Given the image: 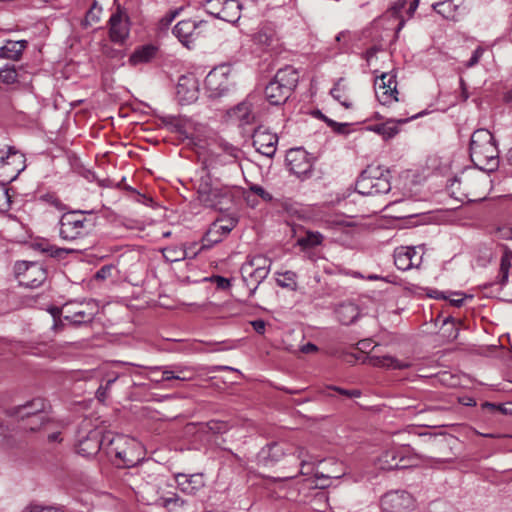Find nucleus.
I'll return each instance as SVG.
<instances>
[{"label":"nucleus","instance_id":"13","mask_svg":"<svg viewBox=\"0 0 512 512\" xmlns=\"http://www.w3.org/2000/svg\"><path fill=\"white\" fill-rule=\"evenodd\" d=\"M288 79L285 69L280 68L274 79L265 88V96L270 104L281 105L288 100Z\"/></svg>","mask_w":512,"mask_h":512},{"label":"nucleus","instance_id":"3","mask_svg":"<svg viewBox=\"0 0 512 512\" xmlns=\"http://www.w3.org/2000/svg\"><path fill=\"white\" fill-rule=\"evenodd\" d=\"M294 457L297 461L298 474L307 476L304 480L308 483L309 487L325 488L328 484L325 483L326 479L339 478L340 474H331L324 476L315 473V463L318 461L316 457L311 455L305 448L298 447L294 453Z\"/></svg>","mask_w":512,"mask_h":512},{"label":"nucleus","instance_id":"43","mask_svg":"<svg viewBox=\"0 0 512 512\" xmlns=\"http://www.w3.org/2000/svg\"><path fill=\"white\" fill-rule=\"evenodd\" d=\"M38 201L43 204L52 206L59 211H62L65 209V205L62 203V201L59 199V197L53 192H47V193L41 194L38 197Z\"/></svg>","mask_w":512,"mask_h":512},{"label":"nucleus","instance_id":"24","mask_svg":"<svg viewBox=\"0 0 512 512\" xmlns=\"http://www.w3.org/2000/svg\"><path fill=\"white\" fill-rule=\"evenodd\" d=\"M176 483L179 489L189 495L196 494L200 489L204 487L203 474H177Z\"/></svg>","mask_w":512,"mask_h":512},{"label":"nucleus","instance_id":"41","mask_svg":"<svg viewBox=\"0 0 512 512\" xmlns=\"http://www.w3.org/2000/svg\"><path fill=\"white\" fill-rule=\"evenodd\" d=\"M94 318L93 311L78 310L74 312L72 316H65L66 320H69L74 325H80L92 322Z\"/></svg>","mask_w":512,"mask_h":512},{"label":"nucleus","instance_id":"35","mask_svg":"<svg viewBox=\"0 0 512 512\" xmlns=\"http://www.w3.org/2000/svg\"><path fill=\"white\" fill-rule=\"evenodd\" d=\"M163 256L168 262L182 261L189 256L188 249L180 246H169L162 250Z\"/></svg>","mask_w":512,"mask_h":512},{"label":"nucleus","instance_id":"20","mask_svg":"<svg viewBox=\"0 0 512 512\" xmlns=\"http://www.w3.org/2000/svg\"><path fill=\"white\" fill-rule=\"evenodd\" d=\"M253 146L256 151L267 157H272L276 152L278 137L266 128L260 126L252 134Z\"/></svg>","mask_w":512,"mask_h":512},{"label":"nucleus","instance_id":"55","mask_svg":"<svg viewBox=\"0 0 512 512\" xmlns=\"http://www.w3.org/2000/svg\"><path fill=\"white\" fill-rule=\"evenodd\" d=\"M482 409L486 410L487 412L494 414L496 412H500L502 414H507V409L503 405H497L490 402H484L482 404Z\"/></svg>","mask_w":512,"mask_h":512},{"label":"nucleus","instance_id":"9","mask_svg":"<svg viewBox=\"0 0 512 512\" xmlns=\"http://www.w3.org/2000/svg\"><path fill=\"white\" fill-rule=\"evenodd\" d=\"M257 100V95H248L242 102L227 111L228 120L242 128L254 124L257 118L255 111Z\"/></svg>","mask_w":512,"mask_h":512},{"label":"nucleus","instance_id":"32","mask_svg":"<svg viewBox=\"0 0 512 512\" xmlns=\"http://www.w3.org/2000/svg\"><path fill=\"white\" fill-rule=\"evenodd\" d=\"M339 321L344 325H350L359 316V309L353 303L342 304L336 311Z\"/></svg>","mask_w":512,"mask_h":512},{"label":"nucleus","instance_id":"31","mask_svg":"<svg viewBox=\"0 0 512 512\" xmlns=\"http://www.w3.org/2000/svg\"><path fill=\"white\" fill-rule=\"evenodd\" d=\"M26 45L27 41L25 40H9L0 48V57L11 60H18Z\"/></svg>","mask_w":512,"mask_h":512},{"label":"nucleus","instance_id":"28","mask_svg":"<svg viewBox=\"0 0 512 512\" xmlns=\"http://www.w3.org/2000/svg\"><path fill=\"white\" fill-rule=\"evenodd\" d=\"M251 265H242L241 274L244 283L250 292H254L258 285L267 277L268 269H254Z\"/></svg>","mask_w":512,"mask_h":512},{"label":"nucleus","instance_id":"40","mask_svg":"<svg viewBox=\"0 0 512 512\" xmlns=\"http://www.w3.org/2000/svg\"><path fill=\"white\" fill-rule=\"evenodd\" d=\"M192 376L187 375L186 370H179L177 373L174 371L168 370L167 368H164L162 370V375L160 379H155L156 383L164 382V381H170V380H178V381H189L191 380Z\"/></svg>","mask_w":512,"mask_h":512},{"label":"nucleus","instance_id":"15","mask_svg":"<svg viewBox=\"0 0 512 512\" xmlns=\"http://www.w3.org/2000/svg\"><path fill=\"white\" fill-rule=\"evenodd\" d=\"M127 442L128 439L120 435H111V437L109 438V442L106 448V454L111 458L114 457V462L118 466L132 467L138 461V459H135L131 456V449L122 448V446Z\"/></svg>","mask_w":512,"mask_h":512},{"label":"nucleus","instance_id":"17","mask_svg":"<svg viewBox=\"0 0 512 512\" xmlns=\"http://www.w3.org/2000/svg\"><path fill=\"white\" fill-rule=\"evenodd\" d=\"M375 93L379 102L383 105L398 101L396 76L392 73H383L375 80Z\"/></svg>","mask_w":512,"mask_h":512},{"label":"nucleus","instance_id":"12","mask_svg":"<svg viewBox=\"0 0 512 512\" xmlns=\"http://www.w3.org/2000/svg\"><path fill=\"white\" fill-rule=\"evenodd\" d=\"M413 496L402 490L387 492L381 499L383 512H409L414 508Z\"/></svg>","mask_w":512,"mask_h":512},{"label":"nucleus","instance_id":"29","mask_svg":"<svg viewBox=\"0 0 512 512\" xmlns=\"http://www.w3.org/2000/svg\"><path fill=\"white\" fill-rule=\"evenodd\" d=\"M369 363L374 367H381L393 370H404L411 367V363L408 361H401L390 355L385 356H370L368 358Z\"/></svg>","mask_w":512,"mask_h":512},{"label":"nucleus","instance_id":"46","mask_svg":"<svg viewBox=\"0 0 512 512\" xmlns=\"http://www.w3.org/2000/svg\"><path fill=\"white\" fill-rule=\"evenodd\" d=\"M1 156L8 158V163H5V168L2 170L5 173L4 175H13V174L17 173V176H18L20 171H21V169H17V168L10 169V166H11L12 162H14L15 158L21 159L22 155L17 156V153L14 150V148L10 147L9 150H8V154L7 155H3V154L0 153V157Z\"/></svg>","mask_w":512,"mask_h":512},{"label":"nucleus","instance_id":"16","mask_svg":"<svg viewBox=\"0 0 512 512\" xmlns=\"http://www.w3.org/2000/svg\"><path fill=\"white\" fill-rule=\"evenodd\" d=\"M110 437L111 433L102 435L98 430H91L86 437L79 439L77 452L84 457L96 455L101 449L106 452Z\"/></svg>","mask_w":512,"mask_h":512},{"label":"nucleus","instance_id":"59","mask_svg":"<svg viewBox=\"0 0 512 512\" xmlns=\"http://www.w3.org/2000/svg\"><path fill=\"white\" fill-rule=\"evenodd\" d=\"M418 4H419V2L417 0H413L410 2V5L407 9H406V7L404 8V15L409 22L414 20L413 16L418 7Z\"/></svg>","mask_w":512,"mask_h":512},{"label":"nucleus","instance_id":"7","mask_svg":"<svg viewBox=\"0 0 512 512\" xmlns=\"http://www.w3.org/2000/svg\"><path fill=\"white\" fill-rule=\"evenodd\" d=\"M230 67L221 65L212 69L205 78V88L210 98L224 96L231 88Z\"/></svg>","mask_w":512,"mask_h":512},{"label":"nucleus","instance_id":"10","mask_svg":"<svg viewBox=\"0 0 512 512\" xmlns=\"http://www.w3.org/2000/svg\"><path fill=\"white\" fill-rule=\"evenodd\" d=\"M237 222L236 218L230 216L215 220L202 238L201 249H210L220 243L236 227Z\"/></svg>","mask_w":512,"mask_h":512},{"label":"nucleus","instance_id":"45","mask_svg":"<svg viewBox=\"0 0 512 512\" xmlns=\"http://www.w3.org/2000/svg\"><path fill=\"white\" fill-rule=\"evenodd\" d=\"M18 73L15 69V66H5L0 69V80L6 84H13L17 81Z\"/></svg>","mask_w":512,"mask_h":512},{"label":"nucleus","instance_id":"57","mask_svg":"<svg viewBox=\"0 0 512 512\" xmlns=\"http://www.w3.org/2000/svg\"><path fill=\"white\" fill-rule=\"evenodd\" d=\"M112 265H104L102 266L94 275L96 280H105L111 276V272L113 270Z\"/></svg>","mask_w":512,"mask_h":512},{"label":"nucleus","instance_id":"4","mask_svg":"<svg viewBox=\"0 0 512 512\" xmlns=\"http://www.w3.org/2000/svg\"><path fill=\"white\" fill-rule=\"evenodd\" d=\"M14 274L19 284L28 288H37L47 279V270L37 261H17Z\"/></svg>","mask_w":512,"mask_h":512},{"label":"nucleus","instance_id":"62","mask_svg":"<svg viewBox=\"0 0 512 512\" xmlns=\"http://www.w3.org/2000/svg\"><path fill=\"white\" fill-rule=\"evenodd\" d=\"M213 282L216 284V287L221 290L228 289L231 285L230 280L222 276H214Z\"/></svg>","mask_w":512,"mask_h":512},{"label":"nucleus","instance_id":"26","mask_svg":"<svg viewBox=\"0 0 512 512\" xmlns=\"http://www.w3.org/2000/svg\"><path fill=\"white\" fill-rule=\"evenodd\" d=\"M5 163H8L7 157H0V210L7 211L11 207V197L9 189L6 187L7 184L17 178V173L13 175H4Z\"/></svg>","mask_w":512,"mask_h":512},{"label":"nucleus","instance_id":"52","mask_svg":"<svg viewBox=\"0 0 512 512\" xmlns=\"http://www.w3.org/2000/svg\"><path fill=\"white\" fill-rule=\"evenodd\" d=\"M177 40L187 49L191 50L195 47L194 34H174Z\"/></svg>","mask_w":512,"mask_h":512},{"label":"nucleus","instance_id":"61","mask_svg":"<svg viewBox=\"0 0 512 512\" xmlns=\"http://www.w3.org/2000/svg\"><path fill=\"white\" fill-rule=\"evenodd\" d=\"M496 236L499 239L512 240V228L501 227L496 230Z\"/></svg>","mask_w":512,"mask_h":512},{"label":"nucleus","instance_id":"54","mask_svg":"<svg viewBox=\"0 0 512 512\" xmlns=\"http://www.w3.org/2000/svg\"><path fill=\"white\" fill-rule=\"evenodd\" d=\"M25 512H63V511L56 506L30 505L25 509Z\"/></svg>","mask_w":512,"mask_h":512},{"label":"nucleus","instance_id":"39","mask_svg":"<svg viewBox=\"0 0 512 512\" xmlns=\"http://www.w3.org/2000/svg\"><path fill=\"white\" fill-rule=\"evenodd\" d=\"M512 256V253H505L502 257H501V262H500V269H499V274L497 276V284L503 286L507 283L508 281V277H509V271H510V268H511V262H510V257Z\"/></svg>","mask_w":512,"mask_h":512},{"label":"nucleus","instance_id":"1","mask_svg":"<svg viewBox=\"0 0 512 512\" xmlns=\"http://www.w3.org/2000/svg\"><path fill=\"white\" fill-rule=\"evenodd\" d=\"M202 175L197 184L198 200L205 207L218 209L220 211L229 209L234 200V188L229 185H220L213 182L211 173L215 169L216 161L205 162Z\"/></svg>","mask_w":512,"mask_h":512},{"label":"nucleus","instance_id":"51","mask_svg":"<svg viewBox=\"0 0 512 512\" xmlns=\"http://www.w3.org/2000/svg\"><path fill=\"white\" fill-rule=\"evenodd\" d=\"M272 34H254L253 41L256 45H259L261 49L268 48L273 42Z\"/></svg>","mask_w":512,"mask_h":512},{"label":"nucleus","instance_id":"5","mask_svg":"<svg viewBox=\"0 0 512 512\" xmlns=\"http://www.w3.org/2000/svg\"><path fill=\"white\" fill-rule=\"evenodd\" d=\"M408 0H396L387 10L374 20V28L386 32H400L409 21L404 15Z\"/></svg>","mask_w":512,"mask_h":512},{"label":"nucleus","instance_id":"58","mask_svg":"<svg viewBox=\"0 0 512 512\" xmlns=\"http://www.w3.org/2000/svg\"><path fill=\"white\" fill-rule=\"evenodd\" d=\"M250 190L254 194L260 196L265 201H270L272 199V196L270 195V193H268L263 187H261L259 185L251 186Z\"/></svg>","mask_w":512,"mask_h":512},{"label":"nucleus","instance_id":"27","mask_svg":"<svg viewBox=\"0 0 512 512\" xmlns=\"http://www.w3.org/2000/svg\"><path fill=\"white\" fill-rule=\"evenodd\" d=\"M419 115L420 114L414 115L410 118L397 119V120L391 118V119L386 120L383 123H377V124L371 125L368 127V129L370 131H373V132L381 135L384 139L387 140V139L393 138L399 132L398 125L407 123L409 120L415 119Z\"/></svg>","mask_w":512,"mask_h":512},{"label":"nucleus","instance_id":"49","mask_svg":"<svg viewBox=\"0 0 512 512\" xmlns=\"http://www.w3.org/2000/svg\"><path fill=\"white\" fill-rule=\"evenodd\" d=\"M52 424V421L50 420V418L47 416V421L43 424V425H40L39 421L34 418V419H29L27 420V424L25 425V429L31 431V432H36V431H40V430H48V427Z\"/></svg>","mask_w":512,"mask_h":512},{"label":"nucleus","instance_id":"36","mask_svg":"<svg viewBox=\"0 0 512 512\" xmlns=\"http://www.w3.org/2000/svg\"><path fill=\"white\" fill-rule=\"evenodd\" d=\"M323 236L319 232L307 231L297 239V245L302 249H310L321 244Z\"/></svg>","mask_w":512,"mask_h":512},{"label":"nucleus","instance_id":"2","mask_svg":"<svg viewBox=\"0 0 512 512\" xmlns=\"http://www.w3.org/2000/svg\"><path fill=\"white\" fill-rule=\"evenodd\" d=\"M390 170L382 166H368L358 177L355 189L365 196L388 193L391 189Z\"/></svg>","mask_w":512,"mask_h":512},{"label":"nucleus","instance_id":"21","mask_svg":"<svg viewBox=\"0 0 512 512\" xmlns=\"http://www.w3.org/2000/svg\"><path fill=\"white\" fill-rule=\"evenodd\" d=\"M416 247L400 246L394 250L395 266L402 271L418 267L422 261V254H419Z\"/></svg>","mask_w":512,"mask_h":512},{"label":"nucleus","instance_id":"63","mask_svg":"<svg viewBox=\"0 0 512 512\" xmlns=\"http://www.w3.org/2000/svg\"><path fill=\"white\" fill-rule=\"evenodd\" d=\"M318 350L317 346L313 343H306L305 345L301 346L298 351H295L294 353H304V354H310L315 353Z\"/></svg>","mask_w":512,"mask_h":512},{"label":"nucleus","instance_id":"38","mask_svg":"<svg viewBox=\"0 0 512 512\" xmlns=\"http://www.w3.org/2000/svg\"><path fill=\"white\" fill-rule=\"evenodd\" d=\"M344 79L340 78L334 85V87L330 90L331 96L339 101L341 105L345 108H351L352 104L348 101V98L345 96L346 86L343 84Z\"/></svg>","mask_w":512,"mask_h":512},{"label":"nucleus","instance_id":"23","mask_svg":"<svg viewBox=\"0 0 512 512\" xmlns=\"http://www.w3.org/2000/svg\"><path fill=\"white\" fill-rule=\"evenodd\" d=\"M156 491V488L154 486L147 487L146 491V500L147 503L150 505H156L159 507L166 508L170 511L174 509L176 506H182L183 501L181 498L173 492H169L167 495H151V492Z\"/></svg>","mask_w":512,"mask_h":512},{"label":"nucleus","instance_id":"18","mask_svg":"<svg viewBox=\"0 0 512 512\" xmlns=\"http://www.w3.org/2000/svg\"><path fill=\"white\" fill-rule=\"evenodd\" d=\"M290 174L300 181L312 176V163L308 153L301 148H290Z\"/></svg>","mask_w":512,"mask_h":512},{"label":"nucleus","instance_id":"30","mask_svg":"<svg viewBox=\"0 0 512 512\" xmlns=\"http://www.w3.org/2000/svg\"><path fill=\"white\" fill-rule=\"evenodd\" d=\"M158 47L154 44H145L134 50L129 58L131 65L136 66L150 62L157 54Z\"/></svg>","mask_w":512,"mask_h":512},{"label":"nucleus","instance_id":"60","mask_svg":"<svg viewBox=\"0 0 512 512\" xmlns=\"http://www.w3.org/2000/svg\"><path fill=\"white\" fill-rule=\"evenodd\" d=\"M483 52H484L483 48H481V47L476 48L474 50L471 58L467 62L466 66L469 68L475 66L479 62Z\"/></svg>","mask_w":512,"mask_h":512},{"label":"nucleus","instance_id":"56","mask_svg":"<svg viewBox=\"0 0 512 512\" xmlns=\"http://www.w3.org/2000/svg\"><path fill=\"white\" fill-rule=\"evenodd\" d=\"M209 429L214 433H225L229 426L227 423L212 420L208 423Z\"/></svg>","mask_w":512,"mask_h":512},{"label":"nucleus","instance_id":"14","mask_svg":"<svg viewBox=\"0 0 512 512\" xmlns=\"http://www.w3.org/2000/svg\"><path fill=\"white\" fill-rule=\"evenodd\" d=\"M473 164L485 172H493L498 168V149L495 142L470 152Z\"/></svg>","mask_w":512,"mask_h":512},{"label":"nucleus","instance_id":"6","mask_svg":"<svg viewBox=\"0 0 512 512\" xmlns=\"http://www.w3.org/2000/svg\"><path fill=\"white\" fill-rule=\"evenodd\" d=\"M160 120L171 132L177 133L181 140H188L189 144L199 138L200 125L185 116L164 115Z\"/></svg>","mask_w":512,"mask_h":512},{"label":"nucleus","instance_id":"44","mask_svg":"<svg viewBox=\"0 0 512 512\" xmlns=\"http://www.w3.org/2000/svg\"><path fill=\"white\" fill-rule=\"evenodd\" d=\"M183 7L175 8L168 11L160 20H159V31L165 32L169 29L171 23L176 19V17L181 13Z\"/></svg>","mask_w":512,"mask_h":512},{"label":"nucleus","instance_id":"11","mask_svg":"<svg viewBox=\"0 0 512 512\" xmlns=\"http://www.w3.org/2000/svg\"><path fill=\"white\" fill-rule=\"evenodd\" d=\"M49 407L45 399L35 398L24 405L9 409L8 414L22 420L36 418L40 425H43L47 421V409Z\"/></svg>","mask_w":512,"mask_h":512},{"label":"nucleus","instance_id":"42","mask_svg":"<svg viewBox=\"0 0 512 512\" xmlns=\"http://www.w3.org/2000/svg\"><path fill=\"white\" fill-rule=\"evenodd\" d=\"M433 9L445 19H453L454 18V6L451 0H446L442 2H438L433 4Z\"/></svg>","mask_w":512,"mask_h":512},{"label":"nucleus","instance_id":"53","mask_svg":"<svg viewBox=\"0 0 512 512\" xmlns=\"http://www.w3.org/2000/svg\"><path fill=\"white\" fill-rule=\"evenodd\" d=\"M101 12H102V9L100 7L93 5L86 13L85 24H89L91 22H98L99 15Z\"/></svg>","mask_w":512,"mask_h":512},{"label":"nucleus","instance_id":"37","mask_svg":"<svg viewBox=\"0 0 512 512\" xmlns=\"http://www.w3.org/2000/svg\"><path fill=\"white\" fill-rule=\"evenodd\" d=\"M222 147H223L224 155H219L217 157L218 158L217 160L219 162L229 163V164L233 165L235 168H238L236 160H237L240 150L227 142L222 144Z\"/></svg>","mask_w":512,"mask_h":512},{"label":"nucleus","instance_id":"64","mask_svg":"<svg viewBox=\"0 0 512 512\" xmlns=\"http://www.w3.org/2000/svg\"><path fill=\"white\" fill-rule=\"evenodd\" d=\"M251 325L258 334H263L265 332L266 324L263 320H254L251 322Z\"/></svg>","mask_w":512,"mask_h":512},{"label":"nucleus","instance_id":"33","mask_svg":"<svg viewBox=\"0 0 512 512\" xmlns=\"http://www.w3.org/2000/svg\"><path fill=\"white\" fill-rule=\"evenodd\" d=\"M494 142V137L487 129L474 131L470 140V152Z\"/></svg>","mask_w":512,"mask_h":512},{"label":"nucleus","instance_id":"50","mask_svg":"<svg viewBox=\"0 0 512 512\" xmlns=\"http://www.w3.org/2000/svg\"><path fill=\"white\" fill-rule=\"evenodd\" d=\"M197 27L198 25L195 21L182 20L174 26L172 32H193Z\"/></svg>","mask_w":512,"mask_h":512},{"label":"nucleus","instance_id":"25","mask_svg":"<svg viewBox=\"0 0 512 512\" xmlns=\"http://www.w3.org/2000/svg\"><path fill=\"white\" fill-rule=\"evenodd\" d=\"M114 6L115 11L111 14L108 21L110 25L108 32H120L122 29L128 32L130 30V20L127 14L129 7H122L119 0L114 1Z\"/></svg>","mask_w":512,"mask_h":512},{"label":"nucleus","instance_id":"48","mask_svg":"<svg viewBox=\"0 0 512 512\" xmlns=\"http://www.w3.org/2000/svg\"><path fill=\"white\" fill-rule=\"evenodd\" d=\"M243 265H251L252 266L251 268H254V269H268L269 270L270 262L267 258L259 255V256H255V257L251 258L250 260L246 261Z\"/></svg>","mask_w":512,"mask_h":512},{"label":"nucleus","instance_id":"22","mask_svg":"<svg viewBox=\"0 0 512 512\" xmlns=\"http://www.w3.org/2000/svg\"><path fill=\"white\" fill-rule=\"evenodd\" d=\"M198 83L192 77L181 76L177 85V95L182 104H190L198 99Z\"/></svg>","mask_w":512,"mask_h":512},{"label":"nucleus","instance_id":"47","mask_svg":"<svg viewBox=\"0 0 512 512\" xmlns=\"http://www.w3.org/2000/svg\"><path fill=\"white\" fill-rule=\"evenodd\" d=\"M118 378L119 375L116 374L113 377L107 379L105 384H101L99 386V388L96 391V397L99 401H104L106 399L108 391Z\"/></svg>","mask_w":512,"mask_h":512},{"label":"nucleus","instance_id":"8","mask_svg":"<svg viewBox=\"0 0 512 512\" xmlns=\"http://www.w3.org/2000/svg\"><path fill=\"white\" fill-rule=\"evenodd\" d=\"M84 211H70L64 213L59 221V235L64 240H75L85 234L86 219Z\"/></svg>","mask_w":512,"mask_h":512},{"label":"nucleus","instance_id":"34","mask_svg":"<svg viewBox=\"0 0 512 512\" xmlns=\"http://www.w3.org/2000/svg\"><path fill=\"white\" fill-rule=\"evenodd\" d=\"M37 249L40 250L42 253H45L49 255L50 257L56 258V259H64L67 254L73 253L76 250L69 249V248H60L55 245H52L48 242H40L37 243Z\"/></svg>","mask_w":512,"mask_h":512},{"label":"nucleus","instance_id":"19","mask_svg":"<svg viewBox=\"0 0 512 512\" xmlns=\"http://www.w3.org/2000/svg\"><path fill=\"white\" fill-rule=\"evenodd\" d=\"M411 457L407 456L402 448H393L385 451L379 458V468L382 470L405 469L412 465Z\"/></svg>","mask_w":512,"mask_h":512}]
</instances>
